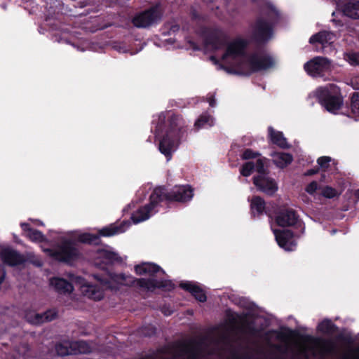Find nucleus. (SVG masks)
I'll list each match as a JSON object with an SVG mask.
<instances>
[{
	"mask_svg": "<svg viewBox=\"0 0 359 359\" xmlns=\"http://www.w3.org/2000/svg\"><path fill=\"white\" fill-rule=\"evenodd\" d=\"M48 252L55 259L67 262L73 260L78 256V250L75 243L66 239L62 240L55 250H48Z\"/></svg>",
	"mask_w": 359,
	"mask_h": 359,
	"instance_id": "nucleus-11",
	"label": "nucleus"
},
{
	"mask_svg": "<svg viewBox=\"0 0 359 359\" xmlns=\"http://www.w3.org/2000/svg\"><path fill=\"white\" fill-rule=\"evenodd\" d=\"M273 163L279 168H283L290 164L293 160L292 156L283 152H275L271 154Z\"/></svg>",
	"mask_w": 359,
	"mask_h": 359,
	"instance_id": "nucleus-22",
	"label": "nucleus"
},
{
	"mask_svg": "<svg viewBox=\"0 0 359 359\" xmlns=\"http://www.w3.org/2000/svg\"><path fill=\"white\" fill-rule=\"evenodd\" d=\"M204 43L207 48L219 50L224 46L226 35L219 28H205L202 31Z\"/></svg>",
	"mask_w": 359,
	"mask_h": 359,
	"instance_id": "nucleus-10",
	"label": "nucleus"
},
{
	"mask_svg": "<svg viewBox=\"0 0 359 359\" xmlns=\"http://www.w3.org/2000/svg\"><path fill=\"white\" fill-rule=\"evenodd\" d=\"M332 67V62L323 57H316L304 65L305 71L313 77H323Z\"/></svg>",
	"mask_w": 359,
	"mask_h": 359,
	"instance_id": "nucleus-12",
	"label": "nucleus"
},
{
	"mask_svg": "<svg viewBox=\"0 0 359 359\" xmlns=\"http://www.w3.org/2000/svg\"><path fill=\"white\" fill-rule=\"evenodd\" d=\"M95 278L97 279L99 283H100V280L102 278L97 276H95ZM102 279H104V278ZM70 280L72 283H69L61 278H53L50 280V285L60 294H69L73 290L72 284L74 283L79 286L81 292L85 297L95 301L100 300L103 298L104 292L101 287H104L101 284H100V285H90L87 283L83 278L74 275L71 276Z\"/></svg>",
	"mask_w": 359,
	"mask_h": 359,
	"instance_id": "nucleus-5",
	"label": "nucleus"
},
{
	"mask_svg": "<svg viewBox=\"0 0 359 359\" xmlns=\"http://www.w3.org/2000/svg\"><path fill=\"white\" fill-rule=\"evenodd\" d=\"M73 354L87 353L91 351L90 345L84 341H72Z\"/></svg>",
	"mask_w": 359,
	"mask_h": 359,
	"instance_id": "nucleus-28",
	"label": "nucleus"
},
{
	"mask_svg": "<svg viewBox=\"0 0 359 359\" xmlns=\"http://www.w3.org/2000/svg\"><path fill=\"white\" fill-rule=\"evenodd\" d=\"M273 233L278 245L287 251L293 250L296 247L293 234L290 230H273Z\"/></svg>",
	"mask_w": 359,
	"mask_h": 359,
	"instance_id": "nucleus-13",
	"label": "nucleus"
},
{
	"mask_svg": "<svg viewBox=\"0 0 359 359\" xmlns=\"http://www.w3.org/2000/svg\"><path fill=\"white\" fill-rule=\"evenodd\" d=\"M180 287L186 290L189 291L192 295L199 302H204L206 301L207 298L204 291L196 283L192 282L182 283L180 284Z\"/></svg>",
	"mask_w": 359,
	"mask_h": 359,
	"instance_id": "nucleus-20",
	"label": "nucleus"
},
{
	"mask_svg": "<svg viewBox=\"0 0 359 359\" xmlns=\"http://www.w3.org/2000/svg\"><path fill=\"white\" fill-rule=\"evenodd\" d=\"M173 29V31L175 32V30H178L179 29V26L177 25H175L172 27V28Z\"/></svg>",
	"mask_w": 359,
	"mask_h": 359,
	"instance_id": "nucleus-42",
	"label": "nucleus"
},
{
	"mask_svg": "<svg viewBox=\"0 0 359 359\" xmlns=\"http://www.w3.org/2000/svg\"><path fill=\"white\" fill-rule=\"evenodd\" d=\"M330 161L331 158L329 156H322L318 159V163L322 168H327Z\"/></svg>",
	"mask_w": 359,
	"mask_h": 359,
	"instance_id": "nucleus-37",
	"label": "nucleus"
},
{
	"mask_svg": "<svg viewBox=\"0 0 359 359\" xmlns=\"http://www.w3.org/2000/svg\"><path fill=\"white\" fill-rule=\"evenodd\" d=\"M190 359H196L195 357H191Z\"/></svg>",
	"mask_w": 359,
	"mask_h": 359,
	"instance_id": "nucleus-48",
	"label": "nucleus"
},
{
	"mask_svg": "<svg viewBox=\"0 0 359 359\" xmlns=\"http://www.w3.org/2000/svg\"><path fill=\"white\" fill-rule=\"evenodd\" d=\"M257 163L255 164L252 161L245 163L241 170V173L245 177L250 176L253 170H256Z\"/></svg>",
	"mask_w": 359,
	"mask_h": 359,
	"instance_id": "nucleus-32",
	"label": "nucleus"
},
{
	"mask_svg": "<svg viewBox=\"0 0 359 359\" xmlns=\"http://www.w3.org/2000/svg\"><path fill=\"white\" fill-rule=\"evenodd\" d=\"M332 21L335 23H337V20L335 19H333Z\"/></svg>",
	"mask_w": 359,
	"mask_h": 359,
	"instance_id": "nucleus-46",
	"label": "nucleus"
},
{
	"mask_svg": "<svg viewBox=\"0 0 359 359\" xmlns=\"http://www.w3.org/2000/svg\"><path fill=\"white\" fill-rule=\"evenodd\" d=\"M0 257L4 263L10 266H15L25 261L22 255L10 248H3L1 251Z\"/></svg>",
	"mask_w": 359,
	"mask_h": 359,
	"instance_id": "nucleus-17",
	"label": "nucleus"
},
{
	"mask_svg": "<svg viewBox=\"0 0 359 359\" xmlns=\"http://www.w3.org/2000/svg\"><path fill=\"white\" fill-rule=\"evenodd\" d=\"M351 107L353 113L359 116V93H354L352 95Z\"/></svg>",
	"mask_w": 359,
	"mask_h": 359,
	"instance_id": "nucleus-33",
	"label": "nucleus"
},
{
	"mask_svg": "<svg viewBox=\"0 0 359 359\" xmlns=\"http://www.w3.org/2000/svg\"><path fill=\"white\" fill-rule=\"evenodd\" d=\"M336 232V230H332V233H334Z\"/></svg>",
	"mask_w": 359,
	"mask_h": 359,
	"instance_id": "nucleus-47",
	"label": "nucleus"
},
{
	"mask_svg": "<svg viewBox=\"0 0 359 359\" xmlns=\"http://www.w3.org/2000/svg\"><path fill=\"white\" fill-rule=\"evenodd\" d=\"M194 196L193 189L188 185L175 186L170 192L165 193L162 187L156 188L150 196V203L140 208L133 214L131 218L135 224L149 219L154 213V209L160 201L164 199L186 202L190 201Z\"/></svg>",
	"mask_w": 359,
	"mask_h": 359,
	"instance_id": "nucleus-4",
	"label": "nucleus"
},
{
	"mask_svg": "<svg viewBox=\"0 0 359 359\" xmlns=\"http://www.w3.org/2000/svg\"><path fill=\"white\" fill-rule=\"evenodd\" d=\"M250 207L253 215H259L263 214L264 212L265 203L262 198L255 196L251 201Z\"/></svg>",
	"mask_w": 359,
	"mask_h": 359,
	"instance_id": "nucleus-25",
	"label": "nucleus"
},
{
	"mask_svg": "<svg viewBox=\"0 0 359 359\" xmlns=\"http://www.w3.org/2000/svg\"><path fill=\"white\" fill-rule=\"evenodd\" d=\"M256 171L259 173L253 177V183L261 191L269 195L273 194L278 190L276 182L265 173L264 161L261 158L257 160Z\"/></svg>",
	"mask_w": 359,
	"mask_h": 359,
	"instance_id": "nucleus-8",
	"label": "nucleus"
},
{
	"mask_svg": "<svg viewBox=\"0 0 359 359\" xmlns=\"http://www.w3.org/2000/svg\"><path fill=\"white\" fill-rule=\"evenodd\" d=\"M129 226L128 222H123L121 225L111 224L100 230L99 233L102 236H111L123 233Z\"/></svg>",
	"mask_w": 359,
	"mask_h": 359,
	"instance_id": "nucleus-21",
	"label": "nucleus"
},
{
	"mask_svg": "<svg viewBox=\"0 0 359 359\" xmlns=\"http://www.w3.org/2000/svg\"><path fill=\"white\" fill-rule=\"evenodd\" d=\"M100 256L104 259L107 263H112L114 262H121V257L115 252L103 250L100 252Z\"/></svg>",
	"mask_w": 359,
	"mask_h": 359,
	"instance_id": "nucleus-29",
	"label": "nucleus"
},
{
	"mask_svg": "<svg viewBox=\"0 0 359 359\" xmlns=\"http://www.w3.org/2000/svg\"><path fill=\"white\" fill-rule=\"evenodd\" d=\"M295 212L292 210H284L278 214L276 222L279 226H287L294 225L297 222Z\"/></svg>",
	"mask_w": 359,
	"mask_h": 359,
	"instance_id": "nucleus-19",
	"label": "nucleus"
},
{
	"mask_svg": "<svg viewBox=\"0 0 359 359\" xmlns=\"http://www.w3.org/2000/svg\"><path fill=\"white\" fill-rule=\"evenodd\" d=\"M78 240L82 243L97 245L99 243L100 237L97 235L85 233L79 235Z\"/></svg>",
	"mask_w": 359,
	"mask_h": 359,
	"instance_id": "nucleus-31",
	"label": "nucleus"
},
{
	"mask_svg": "<svg viewBox=\"0 0 359 359\" xmlns=\"http://www.w3.org/2000/svg\"><path fill=\"white\" fill-rule=\"evenodd\" d=\"M334 351V345L329 340L320 338H311L308 340L305 355L308 359H324L327 354Z\"/></svg>",
	"mask_w": 359,
	"mask_h": 359,
	"instance_id": "nucleus-7",
	"label": "nucleus"
},
{
	"mask_svg": "<svg viewBox=\"0 0 359 359\" xmlns=\"http://www.w3.org/2000/svg\"><path fill=\"white\" fill-rule=\"evenodd\" d=\"M5 277V271L2 269V267L0 266V284L2 283Z\"/></svg>",
	"mask_w": 359,
	"mask_h": 359,
	"instance_id": "nucleus-40",
	"label": "nucleus"
},
{
	"mask_svg": "<svg viewBox=\"0 0 359 359\" xmlns=\"http://www.w3.org/2000/svg\"><path fill=\"white\" fill-rule=\"evenodd\" d=\"M344 60L351 65H359V52H351L344 54Z\"/></svg>",
	"mask_w": 359,
	"mask_h": 359,
	"instance_id": "nucleus-34",
	"label": "nucleus"
},
{
	"mask_svg": "<svg viewBox=\"0 0 359 359\" xmlns=\"http://www.w3.org/2000/svg\"><path fill=\"white\" fill-rule=\"evenodd\" d=\"M335 39V35L330 32L323 31L313 35L309 39V43L314 44L319 43L322 45L323 48L332 44Z\"/></svg>",
	"mask_w": 359,
	"mask_h": 359,
	"instance_id": "nucleus-18",
	"label": "nucleus"
},
{
	"mask_svg": "<svg viewBox=\"0 0 359 359\" xmlns=\"http://www.w3.org/2000/svg\"><path fill=\"white\" fill-rule=\"evenodd\" d=\"M165 116L163 114L158 116V123L156 128V137L159 140L158 149L161 153L170 161L172 154L177 149L183 130L178 116H172L168 123H164Z\"/></svg>",
	"mask_w": 359,
	"mask_h": 359,
	"instance_id": "nucleus-3",
	"label": "nucleus"
},
{
	"mask_svg": "<svg viewBox=\"0 0 359 359\" xmlns=\"http://www.w3.org/2000/svg\"><path fill=\"white\" fill-rule=\"evenodd\" d=\"M343 359H359V348L355 350H350L345 354Z\"/></svg>",
	"mask_w": 359,
	"mask_h": 359,
	"instance_id": "nucleus-36",
	"label": "nucleus"
},
{
	"mask_svg": "<svg viewBox=\"0 0 359 359\" xmlns=\"http://www.w3.org/2000/svg\"><path fill=\"white\" fill-rule=\"evenodd\" d=\"M209 102V104L211 107H215V100L213 97H210L208 100Z\"/></svg>",
	"mask_w": 359,
	"mask_h": 359,
	"instance_id": "nucleus-41",
	"label": "nucleus"
},
{
	"mask_svg": "<svg viewBox=\"0 0 359 359\" xmlns=\"http://www.w3.org/2000/svg\"><path fill=\"white\" fill-rule=\"evenodd\" d=\"M313 173H314V171H313V170H309L308 172V175H313Z\"/></svg>",
	"mask_w": 359,
	"mask_h": 359,
	"instance_id": "nucleus-45",
	"label": "nucleus"
},
{
	"mask_svg": "<svg viewBox=\"0 0 359 359\" xmlns=\"http://www.w3.org/2000/svg\"><path fill=\"white\" fill-rule=\"evenodd\" d=\"M337 4L346 16L353 19H359L358 0H345L343 3L337 1Z\"/></svg>",
	"mask_w": 359,
	"mask_h": 359,
	"instance_id": "nucleus-16",
	"label": "nucleus"
},
{
	"mask_svg": "<svg viewBox=\"0 0 359 359\" xmlns=\"http://www.w3.org/2000/svg\"><path fill=\"white\" fill-rule=\"evenodd\" d=\"M317 189L318 184L315 181H313L310 184H309L305 189L306 191L311 195H313Z\"/></svg>",
	"mask_w": 359,
	"mask_h": 359,
	"instance_id": "nucleus-38",
	"label": "nucleus"
},
{
	"mask_svg": "<svg viewBox=\"0 0 359 359\" xmlns=\"http://www.w3.org/2000/svg\"><path fill=\"white\" fill-rule=\"evenodd\" d=\"M247 41L238 38L226 45L224 53L218 60L211 56L210 60L224 69L228 73L249 75L252 72L266 70L275 65V60L265 52H257L250 55L245 54Z\"/></svg>",
	"mask_w": 359,
	"mask_h": 359,
	"instance_id": "nucleus-1",
	"label": "nucleus"
},
{
	"mask_svg": "<svg viewBox=\"0 0 359 359\" xmlns=\"http://www.w3.org/2000/svg\"><path fill=\"white\" fill-rule=\"evenodd\" d=\"M277 16L278 11L271 8L267 14V19L260 18L257 20L253 28V35L257 40L266 41L271 37V25Z\"/></svg>",
	"mask_w": 359,
	"mask_h": 359,
	"instance_id": "nucleus-9",
	"label": "nucleus"
},
{
	"mask_svg": "<svg viewBox=\"0 0 359 359\" xmlns=\"http://www.w3.org/2000/svg\"><path fill=\"white\" fill-rule=\"evenodd\" d=\"M258 155L257 153L253 152L250 149H246L243 154V159H250L254 158Z\"/></svg>",
	"mask_w": 359,
	"mask_h": 359,
	"instance_id": "nucleus-39",
	"label": "nucleus"
},
{
	"mask_svg": "<svg viewBox=\"0 0 359 359\" xmlns=\"http://www.w3.org/2000/svg\"><path fill=\"white\" fill-rule=\"evenodd\" d=\"M355 195L359 199V189L355 191Z\"/></svg>",
	"mask_w": 359,
	"mask_h": 359,
	"instance_id": "nucleus-43",
	"label": "nucleus"
},
{
	"mask_svg": "<svg viewBox=\"0 0 359 359\" xmlns=\"http://www.w3.org/2000/svg\"><path fill=\"white\" fill-rule=\"evenodd\" d=\"M135 271L139 276H148L150 278H135L123 273H108L104 279L100 280V284L105 288L117 290L119 285H133L144 291L152 292L156 288L170 290L173 284L169 280H158L154 278L156 274H164V271L157 264L143 262L135 266Z\"/></svg>",
	"mask_w": 359,
	"mask_h": 359,
	"instance_id": "nucleus-2",
	"label": "nucleus"
},
{
	"mask_svg": "<svg viewBox=\"0 0 359 359\" xmlns=\"http://www.w3.org/2000/svg\"><path fill=\"white\" fill-rule=\"evenodd\" d=\"M215 124V120L214 118L207 114H202L196 121L195 123V127H196L198 129L201 128H209Z\"/></svg>",
	"mask_w": 359,
	"mask_h": 359,
	"instance_id": "nucleus-27",
	"label": "nucleus"
},
{
	"mask_svg": "<svg viewBox=\"0 0 359 359\" xmlns=\"http://www.w3.org/2000/svg\"><path fill=\"white\" fill-rule=\"evenodd\" d=\"M21 226L25 233V236L32 241L41 242L44 241L45 237L42 233L38 230L30 228L29 224L22 223Z\"/></svg>",
	"mask_w": 359,
	"mask_h": 359,
	"instance_id": "nucleus-24",
	"label": "nucleus"
},
{
	"mask_svg": "<svg viewBox=\"0 0 359 359\" xmlns=\"http://www.w3.org/2000/svg\"><path fill=\"white\" fill-rule=\"evenodd\" d=\"M318 330L325 334H331L334 331V325L330 320H324L318 325Z\"/></svg>",
	"mask_w": 359,
	"mask_h": 359,
	"instance_id": "nucleus-30",
	"label": "nucleus"
},
{
	"mask_svg": "<svg viewBox=\"0 0 359 359\" xmlns=\"http://www.w3.org/2000/svg\"><path fill=\"white\" fill-rule=\"evenodd\" d=\"M57 316V311L54 309L48 310L44 313H37L30 311L25 316L27 320L34 325H39L54 320Z\"/></svg>",
	"mask_w": 359,
	"mask_h": 359,
	"instance_id": "nucleus-15",
	"label": "nucleus"
},
{
	"mask_svg": "<svg viewBox=\"0 0 359 359\" xmlns=\"http://www.w3.org/2000/svg\"><path fill=\"white\" fill-rule=\"evenodd\" d=\"M321 194L325 198H332L337 196V192L336 189L330 187H325L322 189Z\"/></svg>",
	"mask_w": 359,
	"mask_h": 359,
	"instance_id": "nucleus-35",
	"label": "nucleus"
},
{
	"mask_svg": "<svg viewBox=\"0 0 359 359\" xmlns=\"http://www.w3.org/2000/svg\"><path fill=\"white\" fill-rule=\"evenodd\" d=\"M192 48L193 49L196 50V49H198L197 46H196V44L193 43L192 44Z\"/></svg>",
	"mask_w": 359,
	"mask_h": 359,
	"instance_id": "nucleus-44",
	"label": "nucleus"
},
{
	"mask_svg": "<svg viewBox=\"0 0 359 359\" xmlns=\"http://www.w3.org/2000/svg\"><path fill=\"white\" fill-rule=\"evenodd\" d=\"M316 94L325 109L332 113H335L341 106V102L339 97V88L334 84H330L325 87L317 89Z\"/></svg>",
	"mask_w": 359,
	"mask_h": 359,
	"instance_id": "nucleus-6",
	"label": "nucleus"
},
{
	"mask_svg": "<svg viewBox=\"0 0 359 359\" xmlns=\"http://www.w3.org/2000/svg\"><path fill=\"white\" fill-rule=\"evenodd\" d=\"M158 18L156 9L151 8L135 16L133 22L137 27H147L153 24Z\"/></svg>",
	"mask_w": 359,
	"mask_h": 359,
	"instance_id": "nucleus-14",
	"label": "nucleus"
},
{
	"mask_svg": "<svg viewBox=\"0 0 359 359\" xmlns=\"http://www.w3.org/2000/svg\"><path fill=\"white\" fill-rule=\"evenodd\" d=\"M269 133L271 141L277 146L285 149L289 147L287 140L284 137L283 134L279 131H275L273 128H269Z\"/></svg>",
	"mask_w": 359,
	"mask_h": 359,
	"instance_id": "nucleus-23",
	"label": "nucleus"
},
{
	"mask_svg": "<svg viewBox=\"0 0 359 359\" xmlns=\"http://www.w3.org/2000/svg\"><path fill=\"white\" fill-rule=\"evenodd\" d=\"M55 351L57 355L61 356L73 354L72 341H63L57 344L55 346Z\"/></svg>",
	"mask_w": 359,
	"mask_h": 359,
	"instance_id": "nucleus-26",
	"label": "nucleus"
}]
</instances>
